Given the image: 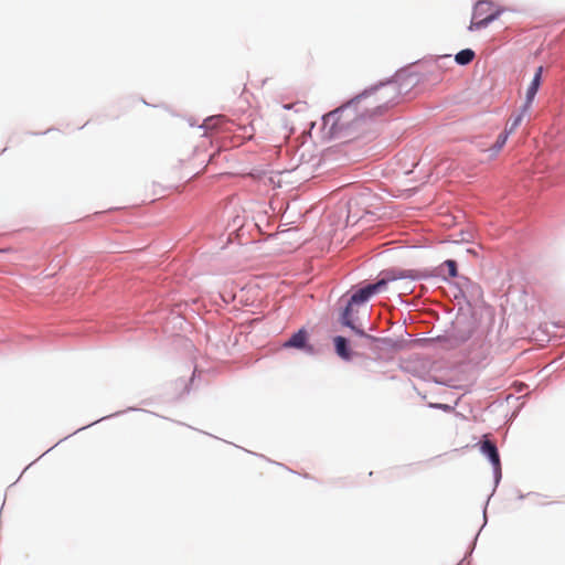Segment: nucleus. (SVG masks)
Here are the masks:
<instances>
[{
    "label": "nucleus",
    "instance_id": "obj_17",
    "mask_svg": "<svg viewBox=\"0 0 565 565\" xmlns=\"http://www.w3.org/2000/svg\"><path fill=\"white\" fill-rule=\"evenodd\" d=\"M434 406L438 407V408H441V409H445V411H450L451 409V407L449 405H446V404H435Z\"/></svg>",
    "mask_w": 565,
    "mask_h": 565
},
{
    "label": "nucleus",
    "instance_id": "obj_11",
    "mask_svg": "<svg viewBox=\"0 0 565 565\" xmlns=\"http://www.w3.org/2000/svg\"><path fill=\"white\" fill-rule=\"evenodd\" d=\"M508 137H509V132L507 130L501 132L498 136L497 141L493 146L494 153H498L503 148V146L505 145V142L508 140Z\"/></svg>",
    "mask_w": 565,
    "mask_h": 565
},
{
    "label": "nucleus",
    "instance_id": "obj_9",
    "mask_svg": "<svg viewBox=\"0 0 565 565\" xmlns=\"http://www.w3.org/2000/svg\"><path fill=\"white\" fill-rule=\"evenodd\" d=\"M475 58V52L466 49L456 54L455 60L460 65H467Z\"/></svg>",
    "mask_w": 565,
    "mask_h": 565
},
{
    "label": "nucleus",
    "instance_id": "obj_14",
    "mask_svg": "<svg viewBox=\"0 0 565 565\" xmlns=\"http://www.w3.org/2000/svg\"><path fill=\"white\" fill-rule=\"evenodd\" d=\"M386 87L382 86L381 88H376L373 93L369 94V96L374 95V99L376 103H381L384 100ZM367 97V95H365Z\"/></svg>",
    "mask_w": 565,
    "mask_h": 565
},
{
    "label": "nucleus",
    "instance_id": "obj_5",
    "mask_svg": "<svg viewBox=\"0 0 565 565\" xmlns=\"http://www.w3.org/2000/svg\"><path fill=\"white\" fill-rule=\"evenodd\" d=\"M481 452L486 455L491 461L495 469H500V457L497 446L489 439H486L481 444Z\"/></svg>",
    "mask_w": 565,
    "mask_h": 565
},
{
    "label": "nucleus",
    "instance_id": "obj_16",
    "mask_svg": "<svg viewBox=\"0 0 565 565\" xmlns=\"http://www.w3.org/2000/svg\"><path fill=\"white\" fill-rule=\"evenodd\" d=\"M522 118H523V114H520L518 115L513 121L511 122V126L510 128L507 130L509 134H511L512 131H514L516 129V127L521 124L522 121Z\"/></svg>",
    "mask_w": 565,
    "mask_h": 565
},
{
    "label": "nucleus",
    "instance_id": "obj_15",
    "mask_svg": "<svg viewBox=\"0 0 565 565\" xmlns=\"http://www.w3.org/2000/svg\"><path fill=\"white\" fill-rule=\"evenodd\" d=\"M237 207H241V210L244 212V207L242 206L239 200L237 198H231L228 202V210L232 214H234L237 210Z\"/></svg>",
    "mask_w": 565,
    "mask_h": 565
},
{
    "label": "nucleus",
    "instance_id": "obj_7",
    "mask_svg": "<svg viewBox=\"0 0 565 565\" xmlns=\"http://www.w3.org/2000/svg\"><path fill=\"white\" fill-rule=\"evenodd\" d=\"M306 341L307 332L305 330H299L291 335V338L285 343V347L302 349L305 348Z\"/></svg>",
    "mask_w": 565,
    "mask_h": 565
},
{
    "label": "nucleus",
    "instance_id": "obj_2",
    "mask_svg": "<svg viewBox=\"0 0 565 565\" xmlns=\"http://www.w3.org/2000/svg\"><path fill=\"white\" fill-rule=\"evenodd\" d=\"M498 11L493 10L492 3L489 1H478L473 9L472 21L469 30H479L487 26L497 19Z\"/></svg>",
    "mask_w": 565,
    "mask_h": 565
},
{
    "label": "nucleus",
    "instance_id": "obj_3",
    "mask_svg": "<svg viewBox=\"0 0 565 565\" xmlns=\"http://www.w3.org/2000/svg\"><path fill=\"white\" fill-rule=\"evenodd\" d=\"M385 286H386V280L381 279L375 284L367 285V286L361 288L360 290H358L355 294H353L351 296V299L348 303V306H350V311L352 310V305L365 302L366 300H369V298L371 296L383 290L385 288Z\"/></svg>",
    "mask_w": 565,
    "mask_h": 565
},
{
    "label": "nucleus",
    "instance_id": "obj_6",
    "mask_svg": "<svg viewBox=\"0 0 565 565\" xmlns=\"http://www.w3.org/2000/svg\"><path fill=\"white\" fill-rule=\"evenodd\" d=\"M333 342H334L337 354L344 360H350L352 356V353L349 350L347 339L341 335H338L334 338Z\"/></svg>",
    "mask_w": 565,
    "mask_h": 565
},
{
    "label": "nucleus",
    "instance_id": "obj_4",
    "mask_svg": "<svg viewBox=\"0 0 565 565\" xmlns=\"http://www.w3.org/2000/svg\"><path fill=\"white\" fill-rule=\"evenodd\" d=\"M542 73H543V67L540 66L536 72H535V75L530 84V86L527 87L526 89V96H525V104L523 106V113L527 111L539 88H540V85H541V78H542Z\"/></svg>",
    "mask_w": 565,
    "mask_h": 565
},
{
    "label": "nucleus",
    "instance_id": "obj_1",
    "mask_svg": "<svg viewBox=\"0 0 565 565\" xmlns=\"http://www.w3.org/2000/svg\"><path fill=\"white\" fill-rule=\"evenodd\" d=\"M356 115L350 106L340 107L328 113L322 118V131L324 137H341L353 124Z\"/></svg>",
    "mask_w": 565,
    "mask_h": 565
},
{
    "label": "nucleus",
    "instance_id": "obj_12",
    "mask_svg": "<svg viewBox=\"0 0 565 565\" xmlns=\"http://www.w3.org/2000/svg\"><path fill=\"white\" fill-rule=\"evenodd\" d=\"M232 226L234 227V231L237 232V237H241L243 235V228H244V217H241L239 215H235L232 221Z\"/></svg>",
    "mask_w": 565,
    "mask_h": 565
},
{
    "label": "nucleus",
    "instance_id": "obj_10",
    "mask_svg": "<svg viewBox=\"0 0 565 565\" xmlns=\"http://www.w3.org/2000/svg\"><path fill=\"white\" fill-rule=\"evenodd\" d=\"M224 121L223 116H212L204 120L202 127L206 130H212L217 128Z\"/></svg>",
    "mask_w": 565,
    "mask_h": 565
},
{
    "label": "nucleus",
    "instance_id": "obj_8",
    "mask_svg": "<svg viewBox=\"0 0 565 565\" xmlns=\"http://www.w3.org/2000/svg\"><path fill=\"white\" fill-rule=\"evenodd\" d=\"M341 321L344 326L351 328L360 337H366L365 332L355 327L353 323H352V319H351V312H350V306H347L343 313H342V317H341Z\"/></svg>",
    "mask_w": 565,
    "mask_h": 565
},
{
    "label": "nucleus",
    "instance_id": "obj_13",
    "mask_svg": "<svg viewBox=\"0 0 565 565\" xmlns=\"http://www.w3.org/2000/svg\"><path fill=\"white\" fill-rule=\"evenodd\" d=\"M443 265L447 268L450 277H457V263L455 260L447 259Z\"/></svg>",
    "mask_w": 565,
    "mask_h": 565
}]
</instances>
